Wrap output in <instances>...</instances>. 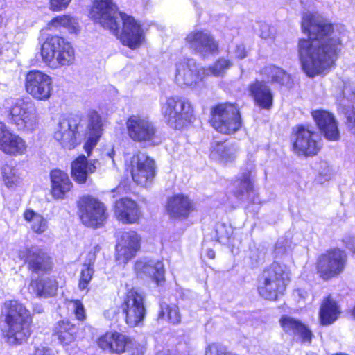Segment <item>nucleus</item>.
<instances>
[{"mask_svg":"<svg viewBox=\"0 0 355 355\" xmlns=\"http://www.w3.org/2000/svg\"><path fill=\"white\" fill-rule=\"evenodd\" d=\"M302 28L309 34V38L299 40L298 57L303 71L313 78L334 64L342 42L331 24L312 14L303 16Z\"/></svg>","mask_w":355,"mask_h":355,"instance_id":"f257e3e1","label":"nucleus"},{"mask_svg":"<svg viewBox=\"0 0 355 355\" xmlns=\"http://www.w3.org/2000/svg\"><path fill=\"white\" fill-rule=\"evenodd\" d=\"M90 15L96 23L119 35L123 44L131 49L141 44L144 33L140 25L132 17L119 12L112 0H95Z\"/></svg>","mask_w":355,"mask_h":355,"instance_id":"f03ea898","label":"nucleus"},{"mask_svg":"<svg viewBox=\"0 0 355 355\" xmlns=\"http://www.w3.org/2000/svg\"><path fill=\"white\" fill-rule=\"evenodd\" d=\"M28 272L31 275H42L31 278L28 284L29 293L37 298H50L56 295L58 282L55 277L44 276L54 268L53 257L44 249L30 246L19 250L17 255Z\"/></svg>","mask_w":355,"mask_h":355,"instance_id":"7ed1b4c3","label":"nucleus"},{"mask_svg":"<svg viewBox=\"0 0 355 355\" xmlns=\"http://www.w3.org/2000/svg\"><path fill=\"white\" fill-rule=\"evenodd\" d=\"M1 315L3 324L0 327L1 338L12 346L27 343L33 333V318L26 305L18 300H6Z\"/></svg>","mask_w":355,"mask_h":355,"instance_id":"20e7f679","label":"nucleus"},{"mask_svg":"<svg viewBox=\"0 0 355 355\" xmlns=\"http://www.w3.org/2000/svg\"><path fill=\"white\" fill-rule=\"evenodd\" d=\"M291 282L289 268L279 261H274L266 266L257 279V291L259 295L267 301H278L284 296Z\"/></svg>","mask_w":355,"mask_h":355,"instance_id":"39448f33","label":"nucleus"},{"mask_svg":"<svg viewBox=\"0 0 355 355\" xmlns=\"http://www.w3.org/2000/svg\"><path fill=\"white\" fill-rule=\"evenodd\" d=\"M291 282L289 268L279 261H274L266 266L257 279V291L259 295L267 301H278L284 296Z\"/></svg>","mask_w":355,"mask_h":355,"instance_id":"423d86ee","label":"nucleus"},{"mask_svg":"<svg viewBox=\"0 0 355 355\" xmlns=\"http://www.w3.org/2000/svg\"><path fill=\"white\" fill-rule=\"evenodd\" d=\"M6 110L10 124L22 133H32L39 123L37 107L28 98H10L6 101Z\"/></svg>","mask_w":355,"mask_h":355,"instance_id":"0eeeda50","label":"nucleus"},{"mask_svg":"<svg viewBox=\"0 0 355 355\" xmlns=\"http://www.w3.org/2000/svg\"><path fill=\"white\" fill-rule=\"evenodd\" d=\"M348 263L345 250L332 247L319 254L314 263L315 272L319 279L328 282L341 276Z\"/></svg>","mask_w":355,"mask_h":355,"instance_id":"6e6552de","label":"nucleus"},{"mask_svg":"<svg viewBox=\"0 0 355 355\" xmlns=\"http://www.w3.org/2000/svg\"><path fill=\"white\" fill-rule=\"evenodd\" d=\"M40 54L43 62L53 69L70 66L75 61L73 47L62 37H48L42 44Z\"/></svg>","mask_w":355,"mask_h":355,"instance_id":"1a4fd4ad","label":"nucleus"},{"mask_svg":"<svg viewBox=\"0 0 355 355\" xmlns=\"http://www.w3.org/2000/svg\"><path fill=\"white\" fill-rule=\"evenodd\" d=\"M118 309L129 327L143 325L147 315L144 293L137 287L127 289Z\"/></svg>","mask_w":355,"mask_h":355,"instance_id":"9d476101","label":"nucleus"},{"mask_svg":"<svg viewBox=\"0 0 355 355\" xmlns=\"http://www.w3.org/2000/svg\"><path fill=\"white\" fill-rule=\"evenodd\" d=\"M77 216L86 227L98 229L103 227L108 216L107 207L98 198L85 194L76 200Z\"/></svg>","mask_w":355,"mask_h":355,"instance_id":"9b49d317","label":"nucleus"},{"mask_svg":"<svg viewBox=\"0 0 355 355\" xmlns=\"http://www.w3.org/2000/svg\"><path fill=\"white\" fill-rule=\"evenodd\" d=\"M162 112L165 121L170 127L181 129L190 123L193 110L188 100L172 96L168 98L163 103Z\"/></svg>","mask_w":355,"mask_h":355,"instance_id":"f8f14e48","label":"nucleus"},{"mask_svg":"<svg viewBox=\"0 0 355 355\" xmlns=\"http://www.w3.org/2000/svg\"><path fill=\"white\" fill-rule=\"evenodd\" d=\"M211 114V125L219 132L234 133L242 125L239 110L234 104H219L213 109Z\"/></svg>","mask_w":355,"mask_h":355,"instance_id":"ddd939ff","label":"nucleus"},{"mask_svg":"<svg viewBox=\"0 0 355 355\" xmlns=\"http://www.w3.org/2000/svg\"><path fill=\"white\" fill-rule=\"evenodd\" d=\"M127 133L136 142L157 145L161 142L157 129L148 117L132 115L126 121Z\"/></svg>","mask_w":355,"mask_h":355,"instance_id":"4468645a","label":"nucleus"},{"mask_svg":"<svg viewBox=\"0 0 355 355\" xmlns=\"http://www.w3.org/2000/svg\"><path fill=\"white\" fill-rule=\"evenodd\" d=\"M24 85L26 93L37 101H49L53 94V78L40 70L28 72Z\"/></svg>","mask_w":355,"mask_h":355,"instance_id":"2eb2a0df","label":"nucleus"},{"mask_svg":"<svg viewBox=\"0 0 355 355\" xmlns=\"http://www.w3.org/2000/svg\"><path fill=\"white\" fill-rule=\"evenodd\" d=\"M185 46L203 58L218 53V42L210 31L195 28L184 37Z\"/></svg>","mask_w":355,"mask_h":355,"instance_id":"dca6fc26","label":"nucleus"},{"mask_svg":"<svg viewBox=\"0 0 355 355\" xmlns=\"http://www.w3.org/2000/svg\"><path fill=\"white\" fill-rule=\"evenodd\" d=\"M142 238L135 230L121 232L115 245L114 258L119 265H126L141 250Z\"/></svg>","mask_w":355,"mask_h":355,"instance_id":"f3484780","label":"nucleus"},{"mask_svg":"<svg viewBox=\"0 0 355 355\" xmlns=\"http://www.w3.org/2000/svg\"><path fill=\"white\" fill-rule=\"evenodd\" d=\"M135 339L122 331H106L96 340L97 346L104 352L121 355L134 345Z\"/></svg>","mask_w":355,"mask_h":355,"instance_id":"a211bd4d","label":"nucleus"},{"mask_svg":"<svg viewBox=\"0 0 355 355\" xmlns=\"http://www.w3.org/2000/svg\"><path fill=\"white\" fill-rule=\"evenodd\" d=\"M81 119L71 115L61 119L55 128L54 139L64 148L69 150L77 144L76 135L80 128Z\"/></svg>","mask_w":355,"mask_h":355,"instance_id":"6ab92c4d","label":"nucleus"},{"mask_svg":"<svg viewBox=\"0 0 355 355\" xmlns=\"http://www.w3.org/2000/svg\"><path fill=\"white\" fill-rule=\"evenodd\" d=\"M200 71L194 59H182L175 64V81L180 87L195 88L205 78Z\"/></svg>","mask_w":355,"mask_h":355,"instance_id":"aec40b11","label":"nucleus"},{"mask_svg":"<svg viewBox=\"0 0 355 355\" xmlns=\"http://www.w3.org/2000/svg\"><path fill=\"white\" fill-rule=\"evenodd\" d=\"M164 208L171 219L179 220L187 219L196 210V204L192 198L183 193L169 196Z\"/></svg>","mask_w":355,"mask_h":355,"instance_id":"412c9836","label":"nucleus"},{"mask_svg":"<svg viewBox=\"0 0 355 355\" xmlns=\"http://www.w3.org/2000/svg\"><path fill=\"white\" fill-rule=\"evenodd\" d=\"M112 211L118 221L126 225L137 223L142 217L139 204L129 197H121L115 200Z\"/></svg>","mask_w":355,"mask_h":355,"instance_id":"4be33fe9","label":"nucleus"},{"mask_svg":"<svg viewBox=\"0 0 355 355\" xmlns=\"http://www.w3.org/2000/svg\"><path fill=\"white\" fill-rule=\"evenodd\" d=\"M27 148L26 141L21 136L0 122V150L8 155L16 157L25 155Z\"/></svg>","mask_w":355,"mask_h":355,"instance_id":"5701e85b","label":"nucleus"},{"mask_svg":"<svg viewBox=\"0 0 355 355\" xmlns=\"http://www.w3.org/2000/svg\"><path fill=\"white\" fill-rule=\"evenodd\" d=\"M318 135L304 126H300L295 134L293 150L299 155L311 156L320 150Z\"/></svg>","mask_w":355,"mask_h":355,"instance_id":"b1692460","label":"nucleus"},{"mask_svg":"<svg viewBox=\"0 0 355 355\" xmlns=\"http://www.w3.org/2000/svg\"><path fill=\"white\" fill-rule=\"evenodd\" d=\"M134 269L137 275H146L157 286H162L166 282L165 268L162 260H137Z\"/></svg>","mask_w":355,"mask_h":355,"instance_id":"393cba45","label":"nucleus"},{"mask_svg":"<svg viewBox=\"0 0 355 355\" xmlns=\"http://www.w3.org/2000/svg\"><path fill=\"white\" fill-rule=\"evenodd\" d=\"M78 327L69 319L57 321L52 328L51 336L63 347L76 343L78 341Z\"/></svg>","mask_w":355,"mask_h":355,"instance_id":"a878e982","label":"nucleus"},{"mask_svg":"<svg viewBox=\"0 0 355 355\" xmlns=\"http://www.w3.org/2000/svg\"><path fill=\"white\" fill-rule=\"evenodd\" d=\"M126 170L130 173L132 178H154L156 175L155 161L142 153L132 155L130 162L126 163Z\"/></svg>","mask_w":355,"mask_h":355,"instance_id":"bb28decb","label":"nucleus"},{"mask_svg":"<svg viewBox=\"0 0 355 355\" xmlns=\"http://www.w3.org/2000/svg\"><path fill=\"white\" fill-rule=\"evenodd\" d=\"M279 322L286 334L298 336L302 343H311L314 337L313 333L301 320L284 315L280 318Z\"/></svg>","mask_w":355,"mask_h":355,"instance_id":"cd10ccee","label":"nucleus"},{"mask_svg":"<svg viewBox=\"0 0 355 355\" xmlns=\"http://www.w3.org/2000/svg\"><path fill=\"white\" fill-rule=\"evenodd\" d=\"M318 127L324 137L331 141L339 139L338 124L334 116L328 111L317 110L311 112Z\"/></svg>","mask_w":355,"mask_h":355,"instance_id":"c85d7f7f","label":"nucleus"},{"mask_svg":"<svg viewBox=\"0 0 355 355\" xmlns=\"http://www.w3.org/2000/svg\"><path fill=\"white\" fill-rule=\"evenodd\" d=\"M341 314L340 306L331 294L327 295L321 301L318 318L321 326L326 327L334 323Z\"/></svg>","mask_w":355,"mask_h":355,"instance_id":"c756f323","label":"nucleus"},{"mask_svg":"<svg viewBox=\"0 0 355 355\" xmlns=\"http://www.w3.org/2000/svg\"><path fill=\"white\" fill-rule=\"evenodd\" d=\"M102 121L100 115L95 111L90 112L87 125L88 132L84 149L88 157L97 144L103 132Z\"/></svg>","mask_w":355,"mask_h":355,"instance_id":"7c9ffc66","label":"nucleus"},{"mask_svg":"<svg viewBox=\"0 0 355 355\" xmlns=\"http://www.w3.org/2000/svg\"><path fill=\"white\" fill-rule=\"evenodd\" d=\"M249 92L261 107L269 109L272 106L273 96L270 89L263 81L256 80L251 83L249 85Z\"/></svg>","mask_w":355,"mask_h":355,"instance_id":"2f4dec72","label":"nucleus"},{"mask_svg":"<svg viewBox=\"0 0 355 355\" xmlns=\"http://www.w3.org/2000/svg\"><path fill=\"white\" fill-rule=\"evenodd\" d=\"M23 218L30 225L31 231L36 234H42L48 229L47 220L42 214L31 208L24 210Z\"/></svg>","mask_w":355,"mask_h":355,"instance_id":"473e14b6","label":"nucleus"},{"mask_svg":"<svg viewBox=\"0 0 355 355\" xmlns=\"http://www.w3.org/2000/svg\"><path fill=\"white\" fill-rule=\"evenodd\" d=\"M96 160L89 162L83 155L78 156L71 163V174L73 178H87V175L96 171Z\"/></svg>","mask_w":355,"mask_h":355,"instance_id":"72a5a7b5","label":"nucleus"},{"mask_svg":"<svg viewBox=\"0 0 355 355\" xmlns=\"http://www.w3.org/2000/svg\"><path fill=\"white\" fill-rule=\"evenodd\" d=\"M233 195L239 200L246 199L251 204L255 202V198L257 197L251 179H241Z\"/></svg>","mask_w":355,"mask_h":355,"instance_id":"f704fd0d","label":"nucleus"},{"mask_svg":"<svg viewBox=\"0 0 355 355\" xmlns=\"http://www.w3.org/2000/svg\"><path fill=\"white\" fill-rule=\"evenodd\" d=\"M261 73L271 78V82L281 85H289L291 84L290 76L283 69L275 66L264 67Z\"/></svg>","mask_w":355,"mask_h":355,"instance_id":"c9c22d12","label":"nucleus"},{"mask_svg":"<svg viewBox=\"0 0 355 355\" xmlns=\"http://www.w3.org/2000/svg\"><path fill=\"white\" fill-rule=\"evenodd\" d=\"M49 24L55 28H63L69 33H76L80 31L78 21L69 15H60L51 19Z\"/></svg>","mask_w":355,"mask_h":355,"instance_id":"e433bc0d","label":"nucleus"},{"mask_svg":"<svg viewBox=\"0 0 355 355\" xmlns=\"http://www.w3.org/2000/svg\"><path fill=\"white\" fill-rule=\"evenodd\" d=\"M232 66L231 62L225 58H219L213 65L208 67H201L200 74L207 77L209 76H220Z\"/></svg>","mask_w":355,"mask_h":355,"instance_id":"4c0bfd02","label":"nucleus"},{"mask_svg":"<svg viewBox=\"0 0 355 355\" xmlns=\"http://www.w3.org/2000/svg\"><path fill=\"white\" fill-rule=\"evenodd\" d=\"M172 324H178L181 321L179 307L176 304H165L161 306L157 320H164Z\"/></svg>","mask_w":355,"mask_h":355,"instance_id":"58836bf2","label":"nucleus"},{"mask_svg":"<svg viewBox=\"0 0 355 355\" xmlns=\"http://www.w3.org/2000/svg\"><path fill=\"white\" fill-rule=\"evenodd\" d=\"M211 157L223 163L232 162L236 157V152L232 147L223 144H217L211 152Z\"/></svg>","mask_w":355,"mask_h":355,"instance_id":"ea45409f","label":"nucleus"},{"mask_svg":"<svg viewBox=\"0 0 355 355\" xmlns=\"http://www.w3.org/2000/svg\"><path fill=\"white\" fill-rule=\"evenodd\" d=\"M72 186L70 179H51V195L55 199H62Z\"/></svg>","mask_w":355,"mask_h":355,"instance_id":"a19ab883","label":"nucleus"},{"mask_svg":"<svg viewBox=\"0 0 355 355\" xmlns=\"http://www.w3.org/2000/svg\"><path fill=\"white\" fill-rule=\"evenodd\" d=\"M94 270L91 263H83L78 279V289L89 291V284L92 279Z\"/></svg>","mask_w":355,"mask_h":355,"instance_id":"79ce46f5","label":"nucleus"},{"mask_svg":"<svg viewBox=\"0 0 355 355\" xmlns=\"http://www.w3.org/2000/svg\"><path fill=\"white\" fill-rule=\"evenodd\" d=\"M205 355H239L230 351L228 348L219 342L208 344L205 350Z\"/></svg>","mask_w":355,"mask_h":355,"instance_id":"37998d69","label":"nucleus"},{"mask_svg":"<svg viewBox=\"0 0 355 355\" xmlns=\"http://www.w3.org/2000/svg\"><path fill=\"white\" fill-rule=\"evenodd\" d=\"M69 301L73 305V313L75 318L79 322H85L87 320V313L81 300L78 299H71Z\"/></svg>","mask_w":355,"mask_h":355,"instance_id":"c03bdc74","label":"nucleus"},{"mask_svg":"<svg viewBox=\"0 0 355 355\" xmlns=\"http://www.w3.org/2000/svg\"><path fill=\"white\" fill-rule=\"evenodd\" d=\"M275 29L266 23L260 24V36L265 40H272L275 38Z\"/></svg>","mask_w":355,"mask_h":355,"instance_id":"a18cd8bd","label":"nucleus"},{"mask_svg":"<svg viewBox=\"0 0 355 355\" xmlns=\"http://www.w3.org/2000/svg\"><path fill=\"white\" fill-rule=\"evenodd\" d=\"M71 0H50V8L53 11H60L65 9Z\"/></svg>","mask_w":355,"mask_h":355,"instance_id":"49530a36","label":"nucleus"},{"mask_svg":"<svg viewBox=\"0 0 355 355\" xmlns=\"http://www.w3.org/2000/svg\"><path fill=\"white\" fill-rule=\"evenodd\" d=\"M242 178H251L256 175L255 164L254 162L250 161L242 168Z\"/></svg>","mask_w":355,"mask_h":355,"instance_id":"de8ad7c7","label":"nucleus"},{"mask_svg":"<svg viewBox=\"0 0 355 355\" xmlns=\"http://www.w3.org/2000/svg\"><path fill=\"white\" fill-rule=\"evenodd\" d=\"M230 235L225 230L224 224H218L216 226V239L218 241H220L223 239H228Z\"/></svg>","mask_w":355,"mask_h":355,"instance_id":"09e8293b","label":"nucleus"},{"mask_svg":"<svg viewBox=\"0 0 355 355\" xmlns=\"http://www.w3.org/2000/svg\"><path fill=\"white\" fill-rule=\"evenodd\" d=\"M2 178H14L17 175V169L5 164L1 167Z\"/></svg>","mask_w":355,"mask_h":355,"instance_id":"8fccbe9b","label":"nucleus"},{"mask_svg":"<svg viewBox=\"0 0 355 355\" xmlns=\"http://www.w3.org/2000/svg\"><path fill=\"white\" fill-rule=\"evenodd\" d=\"M347 119V126L352 132L355 134V111H347L345 112Z\"/></svg>","mask_w":355,"mask_h":355,"instance_id":"3c124183","label":"nucleus"},{"mask_svg":"<svg viewBox=\"0 0 355 355\" xmlns=\"http://www.w3.org/2000/svg\"><path fill=\"white\" fill-rule=\"evenodd\" d=\"M235 55L239 59H243L246 56L245 48L243 44L237 45L235 49Z\"/></svg>","mask_w":355,"mask_h":355,"instance_id":"603ef678","label":"nucleus"},{"mask_svg":"<svg viewBox=\"0 0 355 355\" xmlns=\"http://www.w3.org/2000/svg\"><path fill=\"white\" fill-rule=\"evenodd\" d=\"M33 355H52L51 349L46 347H38L34 350Z\"/></svg>","mask_w":355,"mask_h":355,"instance_id":"864d4df0","label":"nucleus"},{"mask_svg":"<svg viewBox=\"0 0 355 355\" xmlns=\"http://www.w3.org/2000/svg\"><path fill=\"white\" fill-rule=\"evenodd\" d=\"M50 178H67V174L58 169H54L51 171Z\"/></svg>","mask_w":355,"mask_h":355,"instance_id":"5fc2aeb1","label":"nucleus"},{"mask_svg":"<svg viewBox=\"0 0 355 355\" xmlns=\"http://www.w3.org/2000/svg\"><path fill=\"white\" fill-rule=\"evenodd\" d=\"M347 313L349 314V315L350 316V318L355 321V304L352 306V308H350L348 311H347Z\"/></svg>","mask_w":355,"mask_h":355,"instance_id":"6e6d98bb","label":"nucleus"},{"mask_svg":"<svg viewBox=\"0 0 355 355\" xmlns=\"http://www.w3.org/2000/svg\"><path fill=\"white\" fill-rule=\"evenodd\" d=\"M349 242L352 244V247L349 248L353 253H355V241L354 239H349Z\"/></svg>","mask_w":355,"mask_h":355,"instance_id":"4d7b16f0","label":"nucleus"},{"mask_svg":"<svg viewBox=\"0 0 355 355\" xmlns=\"http://www.w3.org/2000/svg\"><path fill=\"white\" fill-rule=\"evenodd\" d=\"M76 182L79 184L85 183L87 179H75Z\"/></svg>","mask_w":355,"mask_h":355,"instance_id":"13d9d810","label":"nucleus"},{"mask_svg":"<svg viewBox=\"0 0 355 355\" xmlns=\"http://www.w3.org/2000/svg\"><path fill=\"white\" fill-rule=\"evenodd\" d=\"M209 257L211 259H214L215 257V254H214V252L213 250H211L209 252Z\"/></svg>","mask_w":355,"mask_h":355,"instance_id":"bf43d9fd","label":"nucleus"},{"mask_svg":"<svg viewBox=\"0 0 355 355\" xmlns=\"http://www.w3.org/2000/svg\"><path fill=\"white\" fill-rule=\"evenodd\" d=\"M3 22V17L1 15H0V28L2 27Z\"/></svg>","mask_w":355,"mask_h":355,"instance_id":"052dcab7","label":"nucleus"},{"mask_svg":"<svg viewBox=\"0 0 355 355\" xmlns=\"http://www.w3.org/2000/svg\"><path fill=\"white\" fill-rule=\"evenodd\" d=\"M94 252H98V251L100 250V247H99V245H96V246L94 248Z\"/></svg>","mask_w":355,"mask_h":355,"instance_id":"680f3d73","label":"nucleus"},{"mask_svg":"<svg viewBox=\"0 0 355 355\" xmlns=\"http://www.w3.org/2000/svg\"><path fill=\"white\" fill-rule=\"evenodd\" d=\"M112 154H113V152H112V153H108V156H109V157H110V158H111L112 159H113ZM112 162H114V160H112Z\"/></svg>","mask_w":355,"mask_h":355,"instance_id":"e2e57ef3","label":"nucleus"},{"mask_svg":"<svg viewBox=\"0 0 355 355\" xmlns=\"http://www.w3.org/2000/svg\"><path fill=\"white\" fill-rule=\"evenodd\" d=\"M321 164H322V166H326L327 165V162H321Z\"/></svg>","mask_w":355,"mask_h":355,"instance_id":"0e129e2a","label":"nucleus"},{"mask_svg":"<svg viewBox=\"0 0 355 355\" xmlns=\"http://www.w3.org/2000/svg\"><path fill=\"white\" fill-rule=\"evenodd\" d=\"M347 92V87H345V89H344V94H346Z\"/></svg>","mask_w":355,"mask_h":355,"instance_id":"69168bd1","label":"nucleus"},{"mask_svg":"<svg viewBox=\"0 0 355 355\" xmlns=\"http://www.w3.org/2000/svg\"><path fill=\"white\" fill-rule=\"evenodd\" d=\"M322 175H327V173H323Z\"/></svg>","mask_w":355,"mask_h":355,"instance_id":"338daca9","label":"nucleus"}]
</instances>
